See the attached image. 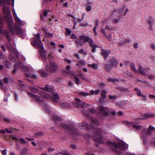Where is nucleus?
I'll list each match as a JSON object with an SVG mask.
<instances>
[{"label": "nucleus", "instance_id": "obj_35", "mask_svg": "<svg viewBox=\"0 0 155 155\" xmlns=\"http://www.w3.org/2000/svg\"><path fill=\"white\" fill-rule=\"evenodd\" d=\"M5 65L8 68H11L12 66L11 63L8 61H5L4 62Z\"/></svg>", "mask_w": 155, "mask_h": 155}, {"label": "nucleus", "instance_id": "obj_37", "mask_svg": "<svg viewBox=\"0 0 155 155\" xmlns=\"http://www.w3.org/2000/svg\"><path fill=\"white\" fill-rule=\"evenodd\" d=\"M26 75L28 77H30L32 78H33L34 79H36L38 77L37 76L35 75V74H26Z\"/></svg>", "mask_w": 155, "mask_h": 155}, {"label": "nucleus", "instance_id": "obj_38", "mask_svg": "<svg viewBox=\"0 0 155 155\" xmlns=\"http://www.w3.org/2000/svg\"><path fill=\"white\" fill-rule=\"evenodd\" d=\"M105 85V84L103 82L98 83L97 86L99 87L100 88H103Z\"/></svg>", "mask_w": 155, "mask_h": 155}, {"label": "nucleus", "instance_id": "obj_59", "mask_svg": "<svg viewBox=\"0 0 155 155\" xmlns=\"http://www.w3.org/2000/svg\"><path fill=\"white\" fill-rule=\"evenodd\" d=\"M130 42V39H126L124 40L123 42V44H125L127 43H129Z\"/></svg>", "mask_w": 155, "mask_h": 155}, {"label": "nucleus", "instance_id": "obj_34", "mask_svg": "<svg viewBox=\"0 0 155 155\" xmlns=\"http://www.w3.org/2000/svg\"><path fill=\"white\" fill-rule=\"evenodd\" d=\"M66 32L65 35L66 36H69L71 33V31L69 28H66Z\"/></svg>", "mask_w": 155, "mask_h": 155}, {"label": "nucleus", "instance_id": "obj_64", "mask_svg": "<svg viewBox=\"0 0 155 155\" xmlns=\"http://www.w3.org/2000/svg\"><path fill=\"white\" fill-rule=\"evenodd\" d=\"M154 22V21L153 20H149V23L150 24V25L151 26H152L153 25Z\"/></svg>", "mask_w": 155, "mask_h": 155}, {"label": "nucleus", "instance_id": "obj_2", "mask_svg": "<svg viewBox=\"0 0 155 155\" xmlns=\"http://www.w3.org/2000/svg\"><path fill=\"white\" fill-rule=\"evenodd\" d=\"M108 134V132L107 130L103 128H97L96 129V130L94 132V139L99 143H104L103 136H106Z\"/></svg>", "mask_w": 155, "mask_h": 155}, {"label": "nucleus", "instance_id": "obj_63", "mask_svg": "<svg viewBox=\"0 0 155 155\" xmlns=\"http://www.w3.org/2000/svg\"><path fill=\"white\" fill-rule=\"evenodd\" d=\"M54 150V149L52 147H50L48 148V151L49 153H50Z\"/></svg>", "mask_w": 155, "mask_h": 155}, {"label": "nucleus", "instance_id": "obj_40", "mask_svg": "<svg viewBox=\"0 0 155 155\" xmlns=\"http://www.w3.org/2000/svg\"><path fill=\"white\" fill-rule=\"evenodd\" d=\"M120 17L118 18H114L112 21V22L113 24L117 23L119 22L120 20Z\"/></svg>", "mask_w": 155, "mask_h": 155}, {"label": "nucleus", "instance_id": "obj_43", "mask_svg": "<svg viewBox=\"0 0 155 155\" xmlns=\"http://www.w3.org/2000/svg\"><path fill=\"white\" fill-rule=\"evenodd\" d=\"M74 82L76 84H78L79 83V79L76 77L75 76L74 77Z\"/></svg>", "mask_w": 155, "mask_h": 155}, {"label": "nucleus", "instance_id": "obj_55", "mask_svg": "<svg viewBox=\"0 0 155 155\" xmlns=\"http://www.w3.org/2000/svg\"><path fill=\"white\" fill-rule=\"evenodd\" d=\"M79 52L80 53L83 54L84 55H86L87 54V53L86 52H85L84 51V50L83 49H81V50H80L79 51Z\"/></svg>", "mask_w": 155, "mask_h": 155}, {"label": "nucleus", "instance_id": "obj_49", "mask_svg": "<svg viewBox=\"0 0 155 155\" xmlns=\"http://www.w3.org/2000/svg\"><path fill=\"white\" fill-rule=\"evenodd\" d=\"M150 48L153 50H155V44L153 43H151Z\"/></svg>", "mask_w": 155, "mask_h": 155}, {"label": "nucleus", "instance_id": "obj_53", "mask_svg": "<svg viewBox=\"0 0 155 155\" xmlns=\"http://www.w3.org/2000/svg\"><path fill=\"white\" fill-rule=\"evenodd\" d=\"M80 26L81 27L87 26L88 25V24L87 23H81L80 22Z\"/></svg>", "mask_w": 155, "mask_h": 155}, {"label": "nucleus", "instance_id": "obj_56", "mask_svg": "<svg viewBox=\"0 0 155 155\" xmlns=\"http://www.w3.org/2000/svg\"><path fill=\"white\" fill-rule=\"evenodd\" d=\"M43 133L41 132H38L36 134V136L37 137H39V136H41L42 135H43Z\"/></svg>", "mask_w": 155, "mask_h": 155}, {"label": "nucleus", "instance_id": "obj_50", "mask_svg": "<svg viewBox=\"0 0 155 155\" xmlns=\"http://www.w3.org/2000/svg\"><path fill=\"white\" fill-rule=\"evenodd\" d=\"M9 58L11 60L13 61V62H15V58L12 55L10 54L9 56Z\"/></svg>", "mask_w": 155, "mask_h": 155}, {"label": "nucleus", "instance_id": "obj_33", "mask_svg": "<svg viewBox=\"0 0 155 155\" xmlns=\"http://www.w3.org/2000/svg\"><path fill=\"white\" fill-rule=\"evenodd\" d=\"M29 89L32 92L34 93H37L38 92V90L36 88L33 87H29Z\"/></svg>", "mask_w": 155, "mask_h": 155}, {"label": "nucleus", "instance_id": "obj_36", "mask_svg": "<svg viewBox=\"0 0 155 155\" xmlns=\"http://www.w3.org/2000/svg\"><path fill=\"white\" fill-rule=\"evenodd\" d=\"M89 106V104L86 103L85 102H82L81 103V107L82 108L87 107Z\"/></svg>", "mask_w": 155, "mask_h": 155}, {"label": "nucleus", "instance_id": "obj_39", "mask_svg": "<svg viewBox=\"0 0 155 155\" xmlns=\"http://www.w3.org/2000/svg\"><path fill=\"white\" fill-rule=\"evenodd\" d=\"M71 67L69 65H68L66 67V71H65V72L67 73H71V71L70 70Z\"/></svg>", "mask_w": 155, "mask_h": 155}, {"label": "nucleus", "instance_id": "obj_54", "mask_svg": "<svg viewBox=\"0 0 155 155\" xmlns=\"http://www.w3.org/2000/svg\"><path fill=\"white\" fill-rule=\"evenodd\" d=\"M91 9V5H88L87 6L86 10L87 12L90 11Z\"/></svg>", "mask_w": 155, "mask_h": 155}, {"label": "nucleus", "instance_id": "obj_57", "mask_svg": "<svg viewBox=\"0 0 155 155\" xmlns=\"http://www.w3.org/2000/svg\"><path fill=\"white\" fill-rule=\"evenodd\" d=\"M138 81H139L142 82L143 83H144L147 84V86H150V83H149V82H147V81H140V80H139Z\"/></svg>", "mask_w": 155, "mask_h": 155}, {"label": "nucleus", "instance_id": "obj_26", "mask_svg": "<svg viewBox=\"0 0 155 155\" xmlns=\"http://www.w3.org/2000/svg\"><path fill=\"white\" fill-rule=\"evenodd\" d=\"M90 44V45L91 47L93 48H97L98 46L96 45L94 43V42L92 40L91 38L88 42Z\"/></svg>", "mask_w": 155, "mask_h": 155}, {"label": "nucleus", "instance_id": "obj_8", "mask_svg": "<svg viewBox=\"0 0 155 155\" xmlns=\"http://www.w3.org/2000/svg\"><path fill=\"white\" fill-rule=\"evenodd\" d=\"M50 66L46 65L45 67L46 70L51 73H54L58 69V66L56 63L53 61L50 62Z\"/></svg>", "mask_w": 155, "mask_h": 155}, {"label": "nucleus", "instance_id": "obj_7", "mask_svg": "<svg viewBox=\"0 0 155 155\" xmlns=\"http://www.w3.org/2000/svg\"><path fill=\"white\" fill-rule=\"evenodd\" d=\"M60 127L62 129L70 130L71 131V133L72 134H76L77 132L76 126L74 125V124L73 123L70 124V125L68 126L64 123H60Z\"/></svg>", "mask_w": 155, "mask_h": 155}, {"label": "nucleus", "instance_id": "obj_46", "mask_svg": "<svg viewBox=\"0 0 155 155\" xmlns=\"http://www.w3.org/2000/svg\"><path fill=\"white\" fill-rule=\"evenodd\" d=\"M20 143L21 144H25L26 143L25 140L22 138H20Z\"/></svg>", "mask_w": 155, "mask_h": 155}, {"label": "nucleus", "instance_id": "obj_10", "mask_svg": "<svg viewBox=\"0 0 155 155\" xmlns=\"http://www.w3.org/2000/svg\"><path fill=\"white\" fill-rule=\"evenodd\" d=\"M79 38L80 41L78 39H76L75 40V41L76 44L78 45H80L81 46H82L83 45V42L81 41L82 40H83V42L85 43L89 42L90 39H91L89 37L85 36L84 35L80 36Z\"/></svg>", "mask_w": 155, "mask_h": 155}, {"label": "nucleus", "instance_id": "obj_12", "mask_svg": "<svg viewBox=\"0 0 155 155\" xmlns=\"http://www.w3.org/2000/svg\"><path fill=\"white\" fill-rule=\"evenodd\" d=\"M101 54L103 56L104 60H106L108 57L109 55L110 52V50H105L103 49H101Z\"/></svg>", "mask_w": 155, "mask_h": 155}, {"label": "nucleus", "instance_id": "obj_24", "mask_svg": "<svg viewBox=\"0 0 155 155\" xmlns=\"http://www.w3.org/2000/svg\"><path fill=\"white\" fill-rule=\"evenodd\" d=\"M3 19L2 18H0V34H3V32L2 30L3 27Z\"/></svg>", "mask_w": 155, "mask_h": 155}, {"label": "nucleus", "instance_id": "obj_5", "mask_svg": "<svg viewBox=\"0 0 155 155\" xmlns=\"http://www.w3.org/2000/svg\"><path fill=\"white\" fill-rule=\"evenodd\" d=\"M41 88L47 91V92H50V93L49 94V97H50L54 102H57L58 101L59 97L57 93L53 92L54 90L53 87H49L48 85H46L44 87H41Z\"/></svg>", "mask_w": 155, "mask_h": 155}, {"label": "nucleus", "instance_id": "obj_19", "mask_svg": "<svg viewBox=\"0 0 155 155\" xmlns=\"http://www.w3.org/2000/svg\"><path fill=\"white\" fill-rule=\"evenodd\" d=\"M21 65V63L18 62V64H15L14 65V69L12 71V73L13 74H15L17 71V69L18 68H20Z\"/></svg>", "mask_w": 155, "mask_h": 155}, {"label": "nucleus", "instance_id": "obj_45", "mask_svg": "<svg viewBox=\"0 0 155 155\" xmlns=\"http://www.w3.org/2000/svg\"><path fill=\"white\" fill-rule=\"evenodd\" d=\"M53 36L52 33H46L45 34V36L48 38H51Z\"/></svg>", "mask_w": 155, "mask_h": 155}, {"label": "nucleus", "instance_id": "obj_42", "mask_svg": "<svg viewBox=\"0 0 155 155\" xmlns=\"http://www.w3.org/2000/svg\"><path fill=\"white\" fill-rule=\"evenodd\" d=\"M28 150L27 149L25 148L23 149L21 151V155H25L28 153Z\"/></svg>", "mask_w": 155, "mask_h": 155}, {"label": "nucleus", "instance_id": "obj_4", "mask_svg": "<svg viewBox=\"0 0 155 155\" xmlns=\"http://www.w3.org/2000/svg\"><path fill=\"white\" fill-rule=\"evenodd\" d=\"M91 122H90V124H88L85 121H84L78 124V127L81 129L87 128L89 129L90 128H94L96 125H98L99 124V122L96 119L93 117H91Z\"/></svg>", "mask_w": 155, "mask_h": 155}, {"label": "nucleus", "instance_id": "obj_20", "mask_svg": "<svg viewBox=\"0 0 155 155\" xmlns=\"http://www.w3.org/2000/svg\"><path fill=\"white\" fill-rule=\"evenodd\" d=\"M132 124L133 127L137 130L140 129L142 127L141 126L139 125L138 123L136 122H132Z\"/></svg>", "mask_w": 155, "mask_h": 155}, {"label": "nucleus", "instance_id": "obj_22", "mask_svg": "<svg viewBox=\"0 0 155 155\" xmlns=\"http://www.w3.org/2000/svg\"><path fill=\"white\" fill-rule=\"evenodd\" d=\"M139 68L138 69L139 72L143 75H145L146 73L145 72V68L142 67L141 65H139Z\"/></svg>", "mask_w": 155, "mask_h": 155}, {"label": "nucleus", "instance_id": "obj_47", "mask_svg": "<svg viewBox=\"0 0 155 155\" xmlns=\"http://www.w3.org/2000/svg\"><path fill=\"white\" fill-rule=\"evenodd\" d=\"M101 32L103 34H104V35H105V36L108 39H109V38L107 37L108 36H107V35L106 34L105 31L104 29L103 28H102V29L101 30Z\"/></svg>", "mask_w": 155, "mask_h": 155}, {"label": "nucleus", "instance_id": "obj_21", "mask_svg": "<svg viewBox=\"0 0 155 155\" xmlns=\"http://www.w3.org/2000/svg\"><path fill=\"white\" fill-rule=\"evenodd\" d=\"M38 73L40 74L41 77L43 78H45L48 75L47 73L43 70H39Z\"/></svg>", "mask_w": 155, "mask_h": 155}, {"label": "nucleus", "instance_id": "obj_15", "mask_svg": "<svg viewBox=\"0 0 155 155\" xmlns=\"http://www.w3.org/2000/svg\"><path fill=\"white\" fill-rule=\"evenodd\" d=\"M81 100L77 98L75 99V101L73 103L74 106L76 107H81Z\"/></svg>", "mask_w": 155, "mask_h": 155}, {"label": "nucleus", "instance_id": "obj_29", "mask_svg": "<svg viewBox=\"0 0 155 155\" xmlns=\"http://www.w3.org/2000/svg\"><path fill=\"white\" fill-rule=\"evenodd\" d=\"M88 66L89 67L92 68L95 70L97 69L98 68V65L94 64H88Z\"/></svg>", "mask_w": 155, "mask_h": 155}, {"label": "nucleus", "instance_id": "obj_9", "mask_svg": "<svg viewBox=\"0 0 155 155\" xmlns=\"http://www.w3.org/2000/svg\"><path fill=\"white\" fill-rule=\"evenodd\" d=\"M110 146L112 147L117 149L118 147L119 149L121 150H124L128 147V145L124 142H120L117 145L114 143L110 142L109 143Z\"/></svg>", "mask_w": 155, "mask_h": 155}, {"label": "nucleus", "instance_id": "obj_48", "mask_svg": "<svg viewBox=\"0 0 155 155\" xmlns=\"http://www.w3.org/2000/svg\"><path fill=\"white\" fill-rule=\"evenodd\" d=\"M80 95H83L84 97H86V96L90 95V94L88 93H84L83 92H81L80 93Z\"/></svg>", "mask_w": 155, "mask_h": 155}, {"label": "nucleus", "instance_id": "obj_1", "mask_svg": "<svg viewBox=\"0 0 155 155\" xmlns=\"http://www.w3.org/2000/svg\"><path fill=\"white\" fill-rule=\"evenodd\" d=\"M5 0H0V6L2 3L3 12L10 31L12 34H17L19 35H23L24 33L23 31L21 28L13 23L10 10L8 8L5 6Z\"/></svg>", "mask_w": 155, "mask_h": 155}, {"label": "nucleus", "instance_id": "obj_62", "mask_svg": "<svg viewBox=\"0 0 155 155\" xmlns=\"http://www.w3.org/2000/svg\"><path fill=\"white\" fill-rule=\"evenodd\" d=\"M140 97H142L141 100H147V97L146 95H144L142 94Z\"/></svg>", "mask_w": 155, "mask_h": 155}, {"label": "nucleus", "instance_id": "obj_58", "mask_svg": "<svg viewBox=\"0 0 155 155\" xmlns=\"http://www.w3.org/2000/svg\"><path fill=\"white\" fill-rule=\"evenodd\" d=\"M80 66L83 65L84 64V61L83 60H80L79 61Z\"/></svg>", "mask_w": 155, "mask_h": 155}, {"label": "nucleus", "instance_id": "obj_51", "mask_svg": "<svg viewBox=\"0 0 155 155\" xmlns=\"http://www.w3.org/2000/svg\"><path fill=\"white\" fill-rule=\"evenodd\" d=\"M88 111L89 112L92 114H94L96 112V111L93 108H89L88 109Z\"/></svg>", "mask_w": 155, "mask_h": 155}, {"label": "nucleus", "instance_id": "obj_6", "mask_svg": "<svg viewBox=\"0 0 155 155\" xmlns=\"http://www.w3.org/2000/svg\"><path fill=\"white\" fill-rule=\"evenodd\" d=\"M111 113L112 115L114 116L117 114L115 111H110L108 108L104 107L102 106H100L99 109V114L100 115V117L102 118V115L104 117H107Z\"/></svg>", "mask_w": 155, "mask_h": 155}, {"label": "nucleus", "instance_id": "obj_30", "mask_svg": "<svg viewBox=\"0 0 155 155\" xmlns=\"http://www.w3.org/2000/svg\"><path fill=\"white\" fill-rule=\"evenodd\" d=\"M53 120H55V121H60L61 120V118L59 117L58 115H54L53 117Z\"/></svg>", "mask_w": 155, "mask_h": 155}, {"label": "nucleus", "instance_id": "obj_31", "mask_svg": "<svg viewBox=\"0 0 155 155\" xmlns=\"http://www.w3.org/2000/svg\"><path fill=\"white\" fill-rule=\"evenodd\" d=\"M20 68H21V71L23 72L28 71H29L28 68L25 66H22V64Z\"/></svg>", "mask_w": 155, "mask_h": 155}, {"label": "nucleus", "instance_id": "obj_52", "mask_svg": "<svg viewBox=\"0 0 155 155\" xmlns=\"http://www.w3.org/2000/svg\"><path fill=\"white\" fill-rule=\"evenodd\" d=\"M10 137L12 138L14 140H18L19 139H18L13 134H11L10 136Z\"/></svg>", "mask_w": 155, "mask_h": 155}, {"label": "nucleus", "instance_id": "obj_18", "mask_svg": "<svg viewBox=\"0 0 155 155\" xmlns=\"http://www.w3.org/2000/svg\"><path fill=\"white\" fill-rule=\"evenodd\" d=\"M6 45L10 52L13 53L15 54L16 52V50L12 47L9 43L6 44Z\"/></svg>", "mask_w": 155, "mask_h": 155}, {"label": "nucleus", "instance_id": "obj_41", "mask_svg": "<svg viewBox=\"0 0 155 155\" xmlns=\"http://www.w3.org/2000/svg\"><path fill=\"white\" fill-rule=\"evenodd\" d=\"M109 98L111 99H112L113 101H115L117 98V96H115L114 95H109Z\"/></svg>", "mask_w": 155, "mask_h": 155}, {"label": "nucleus", "instance_id": "obj_60", "mask_svg": "<svg viewBox=\"0 0 155 155\" xmlns=\"http://www.w3.org/2000/svg\"><path fill=\"white\" fill-rule=\"evenodd\" d=\"M3 82L5 84H7L8 83V78L7 77H5L3 80Z\"/></svg>", "mask_w": 155, "mask_h": 155}, {"label": "nucleus", "instance_id": "obj_13", "mask_svg": "<svg viewBox=\"0 0 155 155\" xmlns=\"http://www.w3.org/2000/svg\"><path fill=\"white\" fill-rule=\"evenodd\" d=\"M155 116V115L153 113H148L143 114V117H141L142 119H145L147 118H153Z\"/></svg>", "mask_w": 155, "mask_h": 155}, {"label": "nucleus", "instance_id": "obj_11", "mask_svg": "<svg viewBox=\"0 0 155 155\" xmlns=\"http://www.w3.org/2000/svg\"><path fill=\"white\" fill-rule=\"evenodd\" d=\"M27 92L30 97L33 99H35L37 102H39L43 101V99L40 98L39 96L32 94L29 92Z\"/></svg>", "mask_w": 155, "mask_h": 155}, {"label": "nucleus", "instance_id": "obj_61", "mask_svg": "<svg viewBox=\"0 0 155 155\" xmlns=\"http://www.w3.org/2000/svg\"><path fill=\"white\" fill-rule=\"evenodd\" d=\"M1 48L2 49V50H3V51L4 52H5L6 51L4 45L2 44L0 46Z\"/></svg>", "mask_w": 155, "mask_h": 155}, {"label": "nucleus", "instance_id": "obj_44", "mask_svg": "<svg viewBox=\"0 0 155 155\" xmlns=\"http://www.w3.org/2000/svg\"><path fill=\"white\" fill-rule=\"evenodd\" d=\"M106 91H102L101 95L103 98H105L106 97Z\"/></svg>", "mask_w": 155, "mask_h": 155}, {"label": "nucleus", "instance_id": "obj_28", "mask_svg": "<svg viewBox=\"0 0 155 155\" xmlns=\"http://www.w3.org/2000/svg\"><path fill=\"white\" fill-rule=\"evenodd\" d=\"M130 67L131 68V69L135 73H137L138 71L137 70V69H136V68H135V66L134 65V63H131V64H130Z\"/></svg>", "mask_w": 155, "mask_h": 155}, {"label": "nucleus", "instance_id": "obj_14", "mask_svg": "<svg viewBox=\"0 0 155 155\" xmlns=\"http://www.w3.org/2000/svg\"><path fill=\"white\" fill-rule=\"evenodd\" d=\"M13 15L14 17V18L16 22L18 24L20 25H22V21L18 18L17 16L16 13L14 9L13 10Z\"/></svg>", "mask_w": 155, "mask_h": 155}, {"label": "nucleus", "instance_id": "obj_17", "mask_svg": "<svg viewBox=\"0 0 155 155\" xmlns=\"http://www.w3.org/2000/svg\"><path fill=\"white\" fill-rule=\"evenodd\" d=\"M110 64L113 67H116L118 64V62L115 58H112L110 60Z\"/></svg>", "mask_w": 155, "mask_h": 155}, {"label": "nucleus", "instance_id": "obj_32", "mask_svg": "<svg viewBox=\"0 0 155 155\" xmlns=\"http://www.w3.org/2000/svg\"><path fill=\"white\" fill-rule=\"evenodd\" d=\"M112 66H111V65H110V64H107L105 67V70L107 71H109L111 68Z\"/></svg>", "mask_w": 155, "mask_h": 155}, {"label": "nucleus", "instance_id": "obj_16", "mask_svg": "<svg viewBox=\"0 0 155 155\" xmlns=\"http://www.w3.org/2000/svg\"><path fill=\"white\" fill-rule=\"evenodd\" d=\"M155 128L151 126H149V128H147L145 129L146 133L148 135H150L152 134V131L154 130Z\"/></svg>", "mask_w": 155, "mask_h": 155}, {"label": "nucleus", "instance_id": "obj_25", "mask_svg": "<svg viewBox=\"0 0 155 155\" xmlns=\"http://www.w3.org/2000/svg\"><path fill=\"white\" fill-rule=\"evenodd\" d=\"M40 94L42 97H45L46 99H48L49 98V94H48L47 93H45L43 91L40 92Z\"/></svg>", "mask_w": 155, "mask_h": 155}, {"label": "nucleus", "instance_id": "obj_3", "mask_svg": "<svg viewBox=\"0 0 155 155\" xmlns=\"http://www.w3.org/2000/svg\"><path fill=\"white\" fill-rule=\"evenodd\" d=\"M36 37L35 38L33 41L35 47H38L42 57L45 59L47 58V54L44 50V47L40 38V35L39 33L36 35Z\"/></svg>", "mask_w": 155, "mask_h": 155}, {"label": "nucleus", "instance_id": "obj_27", "mask_svg": "<svg viewBox=\"0 0 155 155\" xmlns=\"http://www.w3.org/2000/svg\"><path fill=\"white\" fill-rule=\"evenodd\" d=\"M4 34L5 35L7 39L8 40V41H9L11 40V38L10 35L7 31H5L4 32Z\"/></svg>", "mask_w": 155, "mask_h": 155}, {"label": "nucleus", "instance_id": "obj_23", "mask_svg": "<svg viewBox=\"0 0 155 155\" xmlns=\"http://www.w3.org/2000/svg\"><path fill=\"white\" fill-rule=\"evenodd\" d=\"M70 105L67 103L62 102L60 104V105L63 108H68L70 106Z\"/></svg>", "mask_w": 155, "mask_h": 155}]
</instances>
